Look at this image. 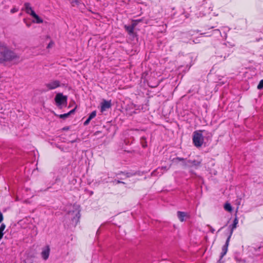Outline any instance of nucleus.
<instances>
[{
	"label": "nucleus",
	"instance_id": "f257e3e1",
	"mask_svg": "<svg viewBox=\"0 0 263 263\" xmlns=\"http://www.w3.org/2000/svg\"><path fill=\"white\" fill-rule=\"evenodd\" d=\"M17 58V55L5 45L0 44V62L10 61Z\"/></svg>",
	"mask_w": 263,
	"mask_h": 263
},
{
	"label": "nucleus",
	"instance_id": "f03ea898",
	"mask_svg": "<svg viewBox=\"0 0 263 263\" xmlns=\"http://www.w3.org/2000/svg\"><path fill=\"white\" fill-rule=\"evenodd\" d=\"M238 223V220L237 218L236 217L234 220H233V224L231 226H230V227L231 228V231L228 237L227 238L225 244L223 245V246L222 248V252L221 253L220 255V258L218 260V263H221V259L226 254L227 251H228V248L229 245L230 240L231 238V237L232 235L233 232L234 230L237 227V225Z\"/></svg>",
	"mask_w": 263,
	"mask_h": 263
},
{
	"label": "nucleus",
	"instance_id": "7ed1b4c3",
	"mask_svg": "<svg viewBox=\"0 0 263 263\" xmlns=\"http://www.w3.org/2000/svg\"><path fill=\"white\" fill-rule=\"evenodd\" d=\"M68 215L71 219L72 224L76 226L79 222L81 217L79 207L76 208L74 210L69 211Z\"/></svg>",
	"mask_w": 263,
	"mask_h": 263
},
{
	"label": "nucleus",
	"instance_id": "20e7f679",
	"mask_svg": "<svg viewBox=\"0 0 263 263\" xmlns=\"http://www.w3.org/2000/svg\"><path fill=\"white\" fill-rule=\"evenodd\" d=\"M193 143L197 147L201 146L203 142V137L200 132L195 131L193 133Z\"/></svg>",
	"mask_w": 263,
	"mask_h": 263
},
{
	"label": "nucleus",
	"instance_id": "39448f33",
	"mask_svg": "<svg viewBox=\"0 0 263 263\" xmlns=\"http://www.w3.org/2000/svg\"><path fill=\"white\" fill-rule=\"evenodd\" d=\"M111 107V101L103 99L100 104V109L101 112L110 109Z\"/></svg>",
	"mask_w": 263,
	"mask_h": 263
},
{
	"label": "nucleus",
	"instance_id": "423d86ee",
	"mask_svg": "<svg viewBox=\"0 0 263 263\" xmlns=\"http://www.w3.org/2000/svg\"><path fill=\"white\" fill-rule=\"evenodd\" d=\"M54 100L58 105H64L67 103V97L63 96L61 93H59L55 96Z\"/></svg>",
	"mask_w": 263,
	"mask_h": 263
},
{
	"label": "nucleus",
	"instance_id": "0eeeda50",
	"mask_svg": "<svg viewBox=\"0 0 263 263\" xmlns=\"http://www.w3.org/2000/svg\"><path fill=\"white\" fill-rule=\"evenodd\" d=\"M48 90H53L60 86V82L58 80H52L45 84Z\"/></svg>",
	"mask_w": 263,
	"mask_h": 263
},
{
	"label": "nucleus",
	"instance_id": "6e6552de",
	"mask_svg": "<svg viewBox=\"0 0 263 263\" xmlns=\"http://www.w3.org/2000/svg\"><path fill=\"white\" fill-rule=\"evenodd\" d=\"M50 253V248L48 246H46L42 250L41 253V256L43 259L47 260L49 255Z\"/></svg>",
	"mask_w": 263,
	"mask_h": 263
},
{
	"label": "nucleus",
	"instance_id": "1a4fd4ad",
	"mask_svg": "<svg viewBox=\"0 0 263 263\" xmlns=\"http://www.w3.org/2000/svg\"><path fill=\"white\" fill-rule=\"evenodd\" d=\"M201 162L197 160H187L185 163L186 166H199Z\"/></svg>",
	"mask_w": 263,
	"mask_h": 263
},
{
	"label": "nucleus",
	"instance_id": "9d476101",
	"mask_svg": "<svg viewBox=\"0 0 263 263\" xmlns=\"http://www.w3.org/2000/svg\"><path fill=\"white\" fill-rule=\"evenodd\" d=\"M25 7V10L26 12L30 15V13L32 11H34L31 7V5L29 3H25L24 5Z\"/></svg>",
	"mask_w": 263,
	"mask_h": 263
},
{
	"label": "nucleus",
	"instance_id": "9b49d317",
	"mask_svg": "<svg viewBox=\"0 0 263 263\" xmlns=\"http://www.w3.org/2000/svg\"><path fill=\"white\" fill-rule=\"evenodd\" d=\"M30 15H31L33 17H34L36 20V23L40 24L42 23L43 21L42 18H41L35 13L34 11H32L30 13Z\"/></svg>",
	"mask_w": 263,
	"mask_h": 263
},
{
	"label": "nucleus",
	"instance_id": "f8f14e48",
	"mask_svg": "<svg viewBox=\"0 0 263 263\" xmlns=\"http://www.w3.org/2000/svg\"><path fill=\"white\" fill-rule=\"evenodd\" d=\"M121 174L123 175L125 178H129L132 176H135L137 174L136 173H130V172H121L117 174V176L120 175Z\"/></svg>",
	"mask_w": 263,
	"mask_h": 263
},
{
	"label": "nucleus",
	"instance_id": "ddd939ff",
	"mask_svg": "<svg viewBox=\"0 0 263 263\" xmlns=\"http://www.w3.org/2000/svg\"><path fill=\"white\" fill-rule=\"evenodd\" d=\"M177 216L179 220L183 222L184 221V218L186 216V214L185 212L178 211L177 212Z\"/></svg>",
	"mask_w": 263,
	"mask_h": 263
},
{
	"label": "nucleus",
	"instance_id": "4468645a",
	"mask_svg": "<svg viewBox=\"0 0 263 263\" xmlns=\"http://www.w3.org/2000/svg\"><path fill=\"white\" fill-rule=\"evenodd\" d=\"M124 27L129 35H132L134 33L135 29L133 28V27H132L130 25L127 26L125 25Z\"/></svg>",
	"mask_w": 263,
	"mask_h": 263
},
{
	"label": "nucleus",
	"instance_id": "2eb2a0df",
	"mask_svg": "<svg viewBox=\"0 0 263 263\" xmlns=\"http://www.w3.org/2000/svg\"><path fill=\"white\" fill-rule=\"evenodd\" d=\"M5 228H6V226L4 223L1 224V227H0V236L2 238L4 234L3 232L5 230Z\"/></svg>",
	"mask_w": 263,
	"mask_h": 263
},
{
	"label": "nucleus",
	"instance_id": "dca6fc26",
	"mask_svg": "<svg viewBox=\"0 0 263 263\" xmlns=\"http://www.w3.org/2000/svg\"><path fill=\"white\" fill-rule=\"evenodd\" d=\"M224 208L226 211H228L229 212H231L232 210V208L230 203H226L224 204Z\"/></svg>",
	"mask_w": 263,
	"mask_h": 263
},
{
	"label": "nucleus",
	"instance_id": "f3484780",
	"mask_svg": "<svg viewBox=\"0 0 263 263\" xmlns=\"http://www.w3.org/2000/svg\"><path fill=\"white\" fill-rule=\"evenodd\" d=\"M95 116H89V118L84 122V125H88L90 120L93 119Z\"/></svg>",
	"mask_w": 263,
	"mask_h": 263
},
{
	"label": "nucleus",
	"instance_id": "a211bd4d",
	"mask_svg": "<svg viewBox=\"0 0 263 263\" xmlns=\"http://www.w3.org/2000/svg\"><path fill=\"white\" fill-rule=\"evenodd\" d=\"M257 88L258 89H262L263 88V79L260 81Z\"/></svg>",
	"mask_w": 263,
	"mask_h": 263
},
{
	"label": "nucleus",
	"instance_id": "6ab92c4d",
	"mask_svg": "<svg viewBox=\"0 0 263 263\" xmlns=\"http://www.w3.org/2000/svg\"><path fill=\"white\" fill-rule=\"evenodd\" d=\"M140 22V21L134 20L133 21L132 24L130 25L132 27H133V28L135 29V27L137 26L138 22Z\"/></svg>",
	"mask_w": 263,
	"mask_h": 263
},
{
	"label": "nucleus",
	"instance_id": "aec40b11",
	"mask_svg": "<svg viewBox=\"0 0 263 263\" xmlns=\"http://www.w3.org/2000/svg\"><path fill=\"white\" fill-rule=\"evenodd\" d=\"M75 109L71 110L70 111H69L67 113H65L64 114H61L60 115H70L74 111Z\"/></svg>",
	"mask_w": 263,
	"mask_h": 263
},
{
	"label": "nucleus",
	"instance_id": "412c9836",
	"mask_svg": "<svg viewBox=\"0 0 263 263\" xmlns=\"http://www.w3.org/2000/svg\"><path fill=\"white\" fill-rule=\"evenodd\" d=\"M114 182H116L117 184H119V183L125 184L124 182L121 181L119 180H115L114 181Z\"/></svg>",
	"mask_w": 263,
	"mask_h": 263
},
{
	"label": "nucleus",
	"instance_id": "4be33fe9",
	"mask_svg": "<svg viewBox=\"0 0 263 263\" xmlns=\"http://www.w3.org/2000/svg\"><path fill=\"white\" fill-rule=\"evenodd\" d=\"M18 11V9H16L15 8H13L11 9L10 12L11 13H14L15 12H16Z\"/></svg>",
	"mask_w": 263,
	"mask_h": 263
},
{
	"label": "nucleus",
	"instance_id": "5701e85b",
	"mask_svg": "<svg viewBox=\"0 0 263 263\" xmlns=\"http://www.w3.org/2000/svg\"><path fill=\"white\" fill-rule=\"evenodd\" d=\"M53 43L52 42H50L49 43V44L48 45V46H47V48H50V47H52V46H53Z\"/></svg>",
	"mask_w": 263,
	"mask_h": 263
},
{
	"label": "nucleus",
	"instance_id": "b1692460",
	"mask_svg": "<svg viewBox=\"0 0 263 263\" xmlns=\"http://www.w3.org/2000/svg\"><path fill=\"white\" fill-rule=\"evenodd\" d=\"M3 220V216L2 212L0 211V223Z\"/></svg>",
	"mask_w": 263,
	"mask_h": 263
},
{
	"label": "nucleus",
	"instance_id": "393cba45",
	"mask_svg": "<svg viewBox=\"0 0 263 263\" xmlns=\"http://www.w3.org/2000/svg\"><path fill=\"white\" fill-rule=\"evenodd\" d=\"M176 159L180 161H184L185 160L183 158L177 157Z\"/></svg>",
	"mask_w": 263,
	"mask_h": 263
},
{
	"label": "nucleus",
	"instance_id": "a878e982",
	"mask_svg": "<svg viewBox=\"0 0 263 263\" xmlns=\"http://www.w3.org/2000/svg\"><path fill=\"white\" fill-rule=\"evenodd\" d=\"M210 231L212 233H214L215 232V229H213L212 227H210Z\"/></svg>",
	"mask_w": 263,
	"mask_h": 263
},
{
	"label": "nucleus",
	"instance_id": "bb28decb",
	"mask_svg": "<svg viewBox=\"0 0 263 263\" xmlns=\"http://www.w3.org/2000/svg\"><path fill=\"white\" fill-rule=\"evenodd\" d=\"M69 129V127L68 126H67V127H65L64 128H63V130H68Z\"/></svg>",
	"mask_w": 263,
	"mask_h": 263
},
{
	"label": "nucleus",
	"instance_id": "cd10ccee",
	"mask_svg": "<svg viewBox=\"0 0 263 263\" xmlns=\"http://www.w3.org/2000/svg\"><path fill=\"white\" fill-rule=\"evenodd\" d=\"M96 115V111H93L91 112L89 115Z\"/></svg>",
	"mask_w": 263,
	"mask_h": 263
},
{
	"label": "nucleus",
	"instance_id": "c85d7f7f",
	"mask_svg": "<svg viewBox=\"0 0 263 263\" xmlns=\"http://www.w3.org/2000/svg\"><path fill=\"white\" fill-rule=\"evenodd\" d=\"M158 170V169H157V170H156V171H155L153 172H152V175L153 176L155 175V173H156V172Z\"/></svg>",
	"mask_w": 263,
	"mask_h": 263
},
{
	"label": "nucleus",
	"instance_id": "c756f323",
	"mask_svg": "<svg viewBox=\"0 0 263 263\" xmlns=\"http://www.w3.org/2000/svg\"><path fill=\"white\" fill-rule=\"evenodd\" d=\"M68 116H60V117L61 118H62V119H65V118L67 117Z\"/></svg>",
	"mask_w": 263,
	"mask_h": 263
},
{
	"label": "nucleus",
	"instance_id": "7c9ffc66",
	"mask_svg": "<svg viewBox=\"0 0 263 263\" xmlns=\"http://www.w3.org/2000/svg\"><path fill=\"white\" fill-rule=\"evenodd\" d=\"M99 133H100V132H97L95 133V135H97L98 134H99Z\"/></svg>",
	"mask_w": 263,
	"mask_h": 263
},
{
	"label": "nucleus",
	"instance_id": "2f4dec72",
	"mask_svg": "<svg viewBox=\"0 0 263 263\" xmlns=\"http://www.w3.org/2000/svg\"><path fill=\"white\" fill-rule=\"evenodd\" d=\"M76 141V140H74L71 141V143H74V142H75Z\"/></svg>",
	"mask_w": 263,
	"mask_h": 263
},
{
	"label": "nucleus",
	"instance_id": "473e14b6",
	"mask_svg": "<svg viewBox=\"0 0 263 263\" xmlns=\"http://www.w3.org/2000/svg\"><path fill=\"white\" fill-rule=\"evenodd\" d=\"M27 26L29 27H30V24H26Z\"/></svg>",
	"mask_w": 263,
	"mask_h": 263
},
{
	"label": "nucleus",
	"instance_id": "72a5a7b5",
	"mask_svg": "<svg viewBox=\"0 0 263 263\" xmlns=\"http://www.w3.org/2000/svg\"><path fill=\"white\" fill-rule=\"evenodd\" d=\"M145 146H146V144H143V147H145Z\"/></svg>",
	"mask_w": 263,
	"mask_h": 263
},
{
	"label": "nucleus",
	"instance_id": "f704fd0d",
	"mask_svg": "<svg viewBox=\"0 0 263 263\" xmlns=\"http://www.w3.org/2000/svg\"><path fill=\"white\" fill-rule=\"evenodd\" d=\"M120 179H123V178H120Z\"/></svg>",
	"mask_w": 263,
	"mask_h": 263
},
{
	"label": "nucleus",
	"instance_id": "c9c22d12",
	"mask_svg": "<svg viewBox=\"0 0 263 263\" xmlns=\"http://www.w3.org/2000/svg\"><path fill=\"white\" fill-rule=\"evenodd\" d=\"M2 238V237H1L0 236V240H1Z\"/></svg>",
	"mask_w": 263,
	"mask_h": 263
}]
</instances>
